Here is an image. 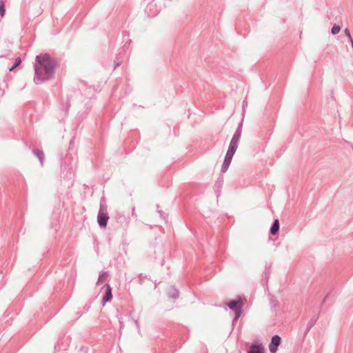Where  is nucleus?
I'll use <instances>...</instances> for the list:
<instances>
[{
  "label": "nucleus",
  "mask_w": 353,
  "mask_h": 353,
  "mask_svg": "<svg viewBox=\"0 0 353 353\" xmlns=\"http://www.w3.org/2000/svg\"><path fill=\"white\" fill-rule=\"evenodd\" d=\"M223 183V177L221 176L217 179V181L215 182V183L214 185V189L215 192L216 193H218V194H219V192L221 191Z\"/></svg>",
  "instance_id": "f8f14e48"
},
{
  "label": "nucleus",
  "mask_w": 353,
  "mask_h": 353,
  "mask_svg": "<svg viewBox=\"0 0 353 353\" xmlns=\"http://www.w3.org/2000/svg\"><path fill=\"white\" fill-rule=\"evenodd\" d=\"M6 9L5 4L3 1H0V15L1 17H3L5 14Z\"/></svg>",
  "instance_id": "dca6fc26"
},
{
  "label": "nucleus",
  "mask_w": 353,
  "mask_h": 353,
  "mask_svg": "<svg viewBox=\"0 0 353 353\" xmlns=\"http://www.w3.org/2000/svg\"><path fill=\"white\" fill-rule=\"evenodd\" d=\"M316 319H314V320H310L307 325V328L305 331V334H304V336H305L307 333L310 332V330H311V328L314 325V324L316 323Z\"/></svg>",
  "instance_id": "4468645a"
},
{
  "label": "nucleus",
  "mask_w": 353,
  "mask_h": 353,
  "mask_svg": "<svg viewBox=\"0 0 353 353\" xmlns=\"http://www.w3.org/2000/svg\"><path fill=\"white\" fill-rule=\"evenodd\" d=\"M236 149V148H234L232 145H229L228 151L224 158L223 163L221 166V172L224 173L228 170Z\"/></svg>",
  "instance_id": "20e7f679"
},
{
  "label": "nucleus",
  "mask_w": 353,
  "mask_h": 353,
  "mask_svg": "<svg viewBox=\"0 0 353 353\" xmlns=\"http://www.w3.org/2000/svg\"><path fill=\"white\" fill-rule=\"evenodd\" d=\"M21 58L20 57L17 58L15 60V63L14 64L13 66H12L10 68V71L13 70L15 68H17L18 65H19L21 64Z\"/></svg>",
  "instance_id": "f3484780"
},
{
  "label": "nucleus",
  "mask_w": 353,
  "mask_h": 353,
  "mask_svg": "<svg viewBox=\"0 0 353 353\" xmlns=\"http://www.w3.org/2000/svg\"><path fill=\"white\" fill-rule=\"evenodd\" d=\"M248 353H264V347L262 344L254 343L250 345Z\"/></svg>",
  "instance_id": "6e6552de"
},
{
  "label": "nucleus",
  "mask_w": 353,
  "mask_h": 353,
  "mask_svg": "<svg viewBox=\"0 0 353 353\" xmlns=\"http://www.w3.org/2000/svg\"><path fill=\"white\" fill-rule=\"evenodd\" d=\"M154 7H155V5H154L152 3L148 4V6L146 7L145 11L148 14V16L150 17H153L156 16L158 13V11L157 10L154 12H152V11H153V8Z\"/></svg>",
  "instance_id": "9b49d317"
},
{
  "label": "nucleus",
  "mask_w": 353,
  "mask_h": 353,
  "mask_svg": "<svg viewBox=\"0 0 353 353\" xmlns=\"http://www.w3.org/2000/svg\"><path fill=\"white\" fill-rule=\"evenodd\" d=\"M107 208L105 199L104 197H102L100 200V208L97 214V222L101 228H105L107 226L109 219Z\"/></svg>",
  "instance_id": "f03ea898"
},
{
  "label": "nucleus",
  "mask_w": 353,
  "mask_h": 353,
  "mask_svg": "<svg viewBox=\"0 0 353 353\" xmlns=\"http://www.w3.org/2000/svg\"><path fill=\"white\" fill-rule=\"evenodd\" d=\"M279 228L280 224L279 219H274L270 230V234L272 235H276L279 230Z\"/></svg>",
  "instance_id": "1a4fd4ad"
},
{
  "label": "nucleus",
  "mask_w": 353,
  "mask_h": 353,
  "mask_svg": "<svg viewBox=\"0 0 353 353\" xmlns=\"http://www.w3.org/2000/svg\"><path fill=\"white\" fill-rule=\"evenodd\" d=\"M108 272H103L99 276V278H98V280H97V285H99L101 283H103V276L104 275H106L108 274Z\"/></svg>",
  "instance_id": "a211bd4d"
},
{
  "label": "nucleus",
  "mask_w": 353,
  "mask_h": 353,
  "mask_svg": "<svg viewBox=\"0 0 353 353\" xmlns=\"http://www.w3.org/2000/svg\"><path fill=\"white\" fill-rule=\"evenodd\" d=\"M70 105L68 103H67V108H68Z\"/></svg>",
  "instance_id": "5701e85b"
},
{
  "label": "nucleus",
  "mask_w": 353,
  "mask_h": 353,
  "mask_svg": "<svg viewBox=\"0 0 353 353\" xmlns=\"http://www.w3.org/2000/svg\"><path fill=\"white\" fill-rule=\"evenodd\" d=\"M159 214H160V216H161V217H163V219H165V217H163V212H162L161 210H159Z\"/></svg>",
  "instance_id": "412c9836"
},
{
  "label": "nucleus",
  "mask_w": 353,
  "mask_h": 353,
  "mask_svg": "<svg viewBox=\"0 0 353 353\" xmlns=\"http://www.w3.org/2000/svg\"><path fill=\"white\" fill-rule=\"evenodd\" d=\"M242 125H243V120L240 122L239 124V126L237 127L234 134H233V137L230 141V145L234 148H238L239 142L241 136L242 132Z\"/></svg>",
  "instance_id": "39448f33"
},
{
  "label": "nucleus",
  "mask_w": 353,
  "mask_h": 353,
  "mask_svg": "<svg viewBox=\"0 0 353 353\" xmlns=\"http://www.w3.org/2000/svg\"><path fill=\"white\" fill-rule=\"evenodd\" d=\"M168 295L170 297L174 299H176L179 298V290L174 286H172L170 288V290H169V292H168Z\"/></svg>",
  "instance_id": "ddd939ff"
},
{
  "label": "nucleus",
  "mask_w": 353,
  "mask_h": 353,
  "mask_svg": "<svg viewBox=\"0 0 353 353\" xmlns=\"http://www.w3.org/2000/svg\"><path fill=\"white\" fill-rule=\"evenodd\" d=\"M327 296H328V294H327V295L325 296V298H324V299H323V303H325V301H326V299H327Z\"/></svg>",
  "instance_id": "4be33fe9"
},
{
  "label": "nucleus",
  "mask_w": 353,
  "mask_h": 353,
  "mask_svg": "<svg viewBox=\"0 0 353 353\" xmlns=\"http://www.w3.org/2000/svg\"><path fill=\"white\" fill-rule=\"evenodd\" d=\"M281 338L279 335H274L269 344V350L271 353H275L278 350V347L281 345Z\"/></svg>",
  "instance_id": "423d86ee"
},
{
  "label": "nucleus",
  "mask_w": 353,
  "mask_h": 353,
  "mask_svg": "<svg viewBox=\"0 0 353 353\" xmlns=\"http://www.w3.org/2000/svg\"><path fill=\"white\" fill-rule=\"evenodd\" d=\"M226 305L235 313L233 321H237L242 314L243 302L241 297L236 300H232L227 302Z\"/></svg>",
  "instance_id": "7ed1b4c3"
},
{
  "label": "nucleus",
  "mask_w": 353,
  "mask_h": 353,
  "mask_svg": "<svg viewBox=\"0 0 353 353\" xmlns=\"http://www.w3.org/2000/svg\"><path fill=\"white\" fill-rule=\"evenodd\" d=\"M341 30V27L339 25L334 24L332 28L331 32L332 34L335 35L339 32Z\"/></svg>",
  "instance_id": "2eb2a0df"
},
{
  "label": "nucleus",
  "mask_w": 353,
  "mask_h": 353,
  "mask_svg": "<svg viewBox=\"0 0 353 353\" xmlns=\"http://www.w3.org/2000/svg\"><path fill=\"white\" fill-rule=\"evenodd\" d=\"M37 64L34 65L35 75L34 81L40 84L52 79L54 77L57 61L46 53L36 57Z\"/></svg>",
  "instance_id": "f257e3e1"
},
{
  "label": "nucleus",
  "mask_w": 353,
  "mask_h": 353,
  "mask_svg": "<svg viewBox=\"0 0 353 353\" xmlns=\"http://www.w3.org/2000/svg\"><path fill=\"white\" fill-rule=\"evenodd\" d=\"M103 288H105V294L103 297V304L110 301L112 299V288L108 283H106Z\"/></svg>",
  "instance_id": "0eeeda50"
},
{
  "label": "nucleus",
  "mask_w": 353,
  "mask_h": 353,
  "mask_svg": "<svg viewBox=\"0 0 353 353\" xmlns=\"http://www.w3.org/2000/svg\"><path fill=\"white\" fill-rule=\"evenodd\" d=\"M344 32H345V34L347 37V38L349 39V41L351 40V39H352V36H351V34H350V32L348 28H345V30H344Z\"/></svg>",
  "instance_id": "aec40b11"
},
{
  "label": "nucleus",
  "mask_w": 353,
  "mask_h": 353,
  "mask_svg": "<svg viewBox=\"0 0 353 353\" xmlns=\"http://www.w3.org/2000/svg\"><path fill=\"white\" fill-rule=\"evenodd\" d=\"M121 64V61L119 59V57L118 56L114 60V68L119 66Z\"/></svg>",
  "instance_id": "6ab92c4d"
},
{
  "label": "nucleus",
  "mask_w": 353,
  "mask_h": 353,
  "mask_svg": "<svg viewBox=\"0 0 353 353\" xmlns=\"http://www.w3.org/2000/svg\"><path fill=\"white\" fill-rule=\"evenodd\" d=\"M32 153L39 159L41 165H43L44 162V153L42 150L35 148L32 150Z\"/></svg>",
  "instance_id": "9d476101"
}]
</instances>
